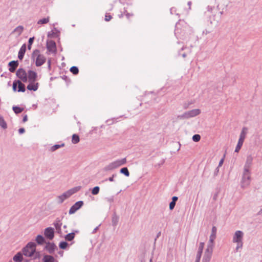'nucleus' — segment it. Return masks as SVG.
<instances>
[{
  "mask_svg": "<svg viewBox=\"0 0 262 262\" xmlns=\"http://www.w3.org/2000/svg\"><path fill=\"white\" fill-rule=\"evenodd\" d=\"M24 256L30 257L31 260H41L42 254L40 252L36 250V244L34 242H29L21 250Z\"/></svg>",
  "mask_w": 262,
  "mask_h": 262,
  "instance_id": "f257e3e1",
  "label": "nucleus"
},
{
  "mask_svg": "<svg viewBox=\"0 0 262 262\" xmlns=\"http://www.w3.org/2000/svg\"><path fill=\"white\" fill-rule=\"evenodd\" d=\"M31 59L35 62L36 67H40L46 61V58L45 56L41 54L39 50L36 49L32 53Z\"/></svg>",
  "mask_w": 262,
  "mask_h": 262,
  "instance_id": "f03ea898",
  "label": "nucleus"
},
{
  "mask_svg": "<svg viewBox=\"0 0 262 262\" xmlns=\"http://www.w3.org/2000/svg\"><path fill=\"white\" fill-rule=\"evenodd\" d=\"M251 177L250 170H244L242 181L241 187L245 189L249 186L250 184Z\"/></svg>",
  "mask_w": 262,
  "mask_h": 262,
  "instance_id": "7ed1b4c3",
  "label": "nucleus"
},
{
  "mask_svg": "<svg viewBox=\"0 0 262 262\" xmlns=\"http://www.w3.org/2000/svg\"><path fill=\"white\" fill-rule=\"evenodd\" d=\"M201 113V111L199 109H193L189 111L185 112L183 114L179 115L178 119H185L191 117H194L199 115Z\"/></svg>",
  "mask_w": 262,
  "mask_h": 262,
  "instance_id": "20e7f679",
  "label": "nucleus"
},
{
  "mask_svg": "<svg viewBox=\"0 0 262 262\" xmlns=\"http://www.w3.org/2000/svg\"><path fill=\"white\" fill-rule=\"evenodd\" d=\"M213 248L212 244H208L207 248L205 250L203 258V262H209L211 260Z\"/></svg>",
  "mask_w": 262,
  "mask_h": 262,
  "instance_id": "39448f33",
  "label": "nucleus"
},
{
  "mask_svg": "<svg viewBox=\"0 0 262 262\" xmlns=\"http://www.w3.org/2000/svg\"><path fill=\"white\" fill-rule=\"evenodd\" d=\"M16 76L20 79V81L26 82L28 81L27 73L23 68L18 69L16 72Z\"/></svg>",
  "mask_w": 262,
  "mask_h": 262,
  "instance_id": "423d86ee",
  "label": "nucleus"
},
{
  "mask_svg": "<svg viewBox=\"0 0 262 262\" xmlns=\"http://www.w3.org/2000/svg\"><path fill=\"white\" fill-rule=\"evenodd\" d=\"M83 205V202L82 201H79L76 202L70 209L69 213L72 214L74 213L77 210L79 209Z\"/></svg>",
  "mask_w": 262,
  "mask_h": 262,
  "instance_id": "0eeeda50",
  "label": "nucleus"
},
{
  "mask_svg": "<svg viewBox=\"0 0 262 262\" xmlns=\"http://www.w3.org/2000/svg\"><path fill=\"white\" fill-rule=\"evenodd\" d=\"M44 234L46 237L51 240L54 237V229L52 227H48L45 229Z\"/></svg>",
  "mask_w": 262,
  "mask_h": 262,
  "instance_id": "6e6552de",
  "label": "nucleus"
},
{
  "mask_svg": "<svg viewBox=\"0 0 262 262\" xmlns=\"http://www.w3.org/2000/svg\"><path fill=\"white\" fill-rule=\"evenodd\" d=\"M243 236L244 233L242 231H236L233 237V242L239 243V242H242L243 240Z\"/></svg>",
  "mask_w": 262,
  "mask_h": 262,
  "instance_id": "1a4fd4ad",
  "label": "nucleus"
},
{
  "mask_svg": "<svg viewBox=\"0 0 262 262\" xmlns=\"http://www.w3.org/2000/svg\"><path fill=\"white\" fill-rule=\"evenodd\" d=\"M47 48L49 52L55 53L56 51V43L53 40H49L47 42Z\"/></svg>",
  "mask_w": 262,
  "mask_h": 262,
  "instance_id": "9d476101",
  "label": "nucleus"
},
{
  "mask_svg": "<svg viewBox=\"0 0 262 262\" xmlns=\"http://www.w3.org/2000/svg\"><path fill=\"white\" fill-rule=\"evenodd\" d=\"M126 163V159L125 158L122 159L117 160L112 163V166L114 169H116L120 166L124 165Z\"/></svg>",
  "mask_w": 262,
  "mask_h": 262,
  "instance_id": "9b49d317",
  "label": "nucleus"
},
{
  "mask_svg": "<svg viewBox=\"0 0 262 262\" xmlns=\"http://www.w3.org/2000/svg\"><path fill=\"white\" fill-rule=\"evenodd\" d=\"M50 254H53L56 249H57L56 246L53 243H46V245L44 248Z\"/></svg>",
  "mask_w": 262,
  "mask_h": 262,
  "instance_id": "f8f14e48",
  "label": "nucleus"
},
{
  "mask_svg": "<svg viewBox=\"0 0 262 262\" xmlns=\"http://www.w3.org/2000/svg\"><path fill=\"white\" fill-rule=\"evenodd\" d=\"M28 79L30 82H35L37 80V74L32 70H29L28 72Z\"/></svg>",
  "mask_w": 262,
  "mask_h": 262,
  "instance_id": "ddd939ff",
  "label": "nucleus"
},
{
  "mask_svg": "<svg viewBox=\"0 0 262 262\" xmlns=\"http://www.w3.org/2000/svg\"><path fill=\"white\" fill-rule=\"evenodd\" d=\"M19 65L18 60H12L9 62L8 66L9 67V70L11 73H14Z\"/></svg>",
  "mask_w": 262,
  "mask_h": 262,
  "instance_id": "4468645a",
  "label": "nucleus"
},
{
  "mask_svg": "<svg viewBox=\"0 0 262 262\" xmlns=\"http://www.w3.org/2000/svg\"><path fill=\"white\" fill-rule=\"evenodd\" d=\"M216 228L215 226H213L211 230V234L209 237V241L208 244H212V247H213V243L214 241L216 238Z\"/></svg>",
  "mask_w": 262,
  "mask_h": 262,
  "instance_id": "2eb2a0df",
  "label": "nucleus"
},
{
  "mask_svg": "<svg viewBox=\"0 0 262 262\" xmlns=\"http://www.w3.org/2000/svg\"><path fill=\"white\" fill-rule=\"evenodd\" d=\"M253 158L251 155H249L247 157L246 161L244 165V170H250V166L252 163Z\"/></svg>",
  "mask_w": 262,
  "mask_h": 262,
  "instance_id": "dca6fc26",
  "label": "nucleus"
},
{
  "mask_svg": "<svg viewBox=\"0 0 262 262\" xmlns=\"http://www.w3.org/2000/svg\"><path fill=\"white\" fill-rule=\"evenodd\" d=\"M53 225L55 226V228L57 230V232L58 233H60L61 231V226L62 225L61 219H60L59 217L56 218V219L55 220V222L53 223Z\"/></svg>",
  "mask_w": 262,
  "mask_h": 262,
  "instance_id": "f3484780",
  "label": "nucleus"
},
{
  "mask_svg": "<svg viewBox=\"0 0 262 262\" xmlns=\"http://www.w3.org/2000/svg\"><path fill=\"white\" fill-rule=\"evenodd\" d=\"M26 51V45L25 43L23 44L20 48L18 53V58L19 60H22L24 58L25 54Z\"/></svg>",
  "mask_w": 262,
  "mask_h": 262,
  "instance_id": "a211bd4d",
  "label": "nucleus"
},
{
  "mask_svg": "<svg viewBox=\"0 0 262 262\" xmlns=\"http://www.w3.org/2000/svg\"><path fill=\"white\" fill-rule=\"evenodd\" d=\"M39 86L38 82L35 83V82H30L27 85V89L29 91H36L37 90Z\"/></svg>",
  "mask_w": 262,
  "mask_h": 262,
  "instance_id": "6ab92c4d",
  "label": "nucleus"
},
{
  "mask_svg": "<svg viewBox=\"0 0 262 262\" xmlns=\"http://www.w3.org/2000/svg\"><path fill=\"white\" fill-rule=\"evenodd\" d=\"M42 262H54V258L53 256L49 255H42Z\"/></svg>",
  "mask_w": 262,
  "mask_h": 262,
  "instance_id": "aec40b11",
  "label": "nucleus"
},
{
  "mask_svg": "<svg viewBox=\"0 0 262 262\" xmlns=\"http://www.w3.org/2000/svg\"><path fill=\"white\" fill-rule=\"evenodd\" d=\"M23 255L21 251L19 252L13 256V260L14 262H21L23 260Z\"/></svg>",
  "mask_w": 262,
  "mask_h": 262,
  "instance_id": "412c9836",
  "label": "nucleus"
},
{
  "mask_svg": "<svg viewBox=\"0 0 262 262\" xmlns=\"http://www.w3.org/2000/svg\"><path fill=\"white\" fill-rule=\"evenodd\" d=\"M24 27L22 26H18L12 32V34L16 33L17 35L20 36L24 31Z\"/></svg>",
  "mask_w": 262,
  "mask_h": 262,
  "instance_id": "4be33fe9",
  "label": "nucleus"
},
{
  "mask_svg": "<svg viewBox=\"0 0 262 262\" xmlns=\"http://www.w3.org/2000/svg\"><path fill=\"white\" fill-rule=\"evenodd\" d=\"M18 92H25L26 91L25 85L20 80H17Z\"/></svg>",
  "mask_w": 262,
  "mask_h": 262,
  "instance_id": "5701e85b",
  "label": "nucleus"
},
{
  "mask_svg": "<svg viewBox=\"0 0 262 262\" xmlns=\"http://www.w3.org/2000/svg\"><path fill=\"white\" fill-rule=\"evenodd\" d=\"M36 243L40 245L46 243L45 238L41 235H38L35 239Z\"/></svg>",
  "mask_w": 262,
  "mask_h": 262,
  "instance_id": "b1692460",
  "label": "nucleus"
},
{
  "mask_svg": "<svg viewBox=\"0 0 262 262\" xmlns=\"http://www.w3.org/2000/svg\"><path fill=\"white\" fill-rule=\"evenodd\" d=\"M248 128L247 127H243L240 134L239 139L245 140Z\"/></svg>",
  "mask_w": 262,
  "mask_h": 262,
  "instance_id": "393cba45",
  "label": "nucleus"
},
{
  "mask_svg": "<svg viewBox=\"0 0 262 262\" xmlns=\"http://www.w3.org/2000/svg\"><path fill=\"white\" fill-rule=\"evenodd\" d=\"M118 221H119V216L116 214V213H114L112 216V225L114 227L116 226L118 224Z\"/></svg>",
  "mask_w": 262,
  "mask_h": 262,
  "instance_id": "a878e982",
  "label": "nucleus"
},
{
  "mask_svg": "<svg viewBox=\"0 0 262 262\" xmlns=\"http://www.w3.org/2000/svg\"><path fill=\"white\" fill-rule=\"evenodd\" d=\"M69 198L66 192H64L61 195H59L58 196V203L59 204H61L63 203V202L67 199Z\"/></svg>",
  "mask_w": 262,
  "mask_h": 262,
  "instance_id": "bb28decb",
  "label": "nucleus"
},
{
  "mask_svg": "<svg viewBox=\"0 0 262 262\" xmlns=\"http://www.w3.org/2000/svg\"><path fill=\"white\" fill-rule=\"evenodd\" d=\"M0 126L3 129L7 128V125L3 116L0 115Z\"/></svg>",
  "mask_w": 262,
  "mask_h": 262,
  "instance_id": "cd10ccee",
  "label": "nucleus"
},
{
  "mask_svg": "<svg viewBox=\"0 0 262 262\" xmlns=\"http://www.w3.org/2000/svg\"><path fill=\"white\" fill-rule=\"evenodd\" d=\"M75 237V233L72 232L66 235L64 238L66 241H72Z\"/></svg>",
  "mask_w": 262,
  "mask_h": 262,
  "instance_id": "c85d7f7f",
  "label": "nucleus"
},
{
  "mask_svg": "<svg viewBox=\"0 0 262 262\" xmlns=\"http://www.w3.org/2000/svg\"><path fill=\"white\" fill-rule=\"evenodd\" d=\"M12 110L16 114H18L24 111V108L18 106H13Z\"/></svg>",
  "mask_w": 262,
  "mask_h": 262,
  "instance_id": "c756f323",
  "label": "nucleus"
},
{
  "mask_svg": "<svg viewBox=\"0 0 262 262\" xmlns=\"http://www.w3.org/2000/svg\"><path fill=\"white\" fill-rule=\"evenodd\" d=\"M64 146V144L62 143L61 144H55L53 146H52L50 150L52 152H53L55 151L56 150L58 149V148Z\"/></svg>",
  "mask_w": 262,
  "mask_h": 262,
  "instance_id": "7c9ffc66",
  "label": "nucleus"
},
{
  "mask_svg": "<svg viewBox=\"0 0 262 262\" xmlns=\"http://www.w3.org/2000/svg\"><path fill=\"white\" fill-rule=\"evenodd\" d=\"M120 172L124 174L126 177L129 176V172L127 167H123L120 170Z\"/></svg>",
  "mask_w": 262,
  "mask_h": 262,
  "instance_id": "2f4dec72",
  "label": "nucleus"
},
{
  "mask_svg": "<svg viewBox=\"0 0 262 262\" xmlns=\"http://www.w3.org/2000/svg\"><path fill=\"white\" fill-rule=\"evenodd\" d=\"M72 142L73 144H77L79 142V137L76 134H73L72 136Z\"/></svg>",
  "mask_w": 262,
  "mask_h": 262,
  "instance_id": "473e14b6",
  "label": "nucleus"
},
{
  "mask_svg": "<svg viewBox=\"0 0 262 262\" xmlns=\"http://www.w3.org/2000/svg\"><path fill=\"white\" fill-rule=\"evenodd\" d=\"M49 19H50L49 17H47V18L40 19L37 21V24H47L49 21Z\"/></svg>",
  "mask_w": 262,
  "mask_h": 262,
  "instance_id": "72a5a7b5",
  "label": "nucleus"
},
{
  "mask_svg": "<svg viewBox=\"0 0 262 262\" xmlns=\"http://www.w3.org/2000/svg\"><path fill=\"white\" fill-rule=\"evenodd\" d=\"M68 246V244L67 242L62 241L59 243V247L61 249H66Z\"/></svg>",
  "mask_w": 262,
  "mask_h": 262,
  "instance_id": "f704fd0d",
  "label": "nucleus"
},
{
  "mask_svg": "<svg viewBox=\"0 0 262 262\" xmlns=\"http://www.w3.org/2000/svg\"><path fill=\"white\" fill-rule=\"evenodd\" d=\"M70 71L71 73H72L74 75H77L79 72L78 68L76 66H73L72 67Z\"/></svg>",
  "mask_w": 262,
  "mask_h": 262,
  "instance_id": "c9c22d12",
  "label": "nucleus"
},
{
  "mask_svg": "<svg viewBox=\"0 0 262 262\" xmlns=\"http://www.w3.org/2000/svg\"><path fill=\"white\" fill-rule=\"evenodd\" d=\"M100 188L99 186L94 187L92 190V194L93 195H97L99 193Z\"/></svg>",
  "mask_w": 262,
  "mask_h": 262,
  "instance_id": "e433bc0d",
  "label": "nucleus"
},
{
  "mask_svg": "<svg viewBox=\"0 0 262 262\" xmlns=\"http://www.w3.org/2000/svg\"><path fill=\"white\" fill-rule=\"evenodd\" d=\"M113 169H114L113 168L111 163H110L108 165L105 166L103 168V170L105 171H111Z\"/></svg>",
  "mask_w": 262,
  "mask_h": 262,
  "instance_id": "4c0bfd02",
  "label": "nucleus"
},
{
  "mask_svg": "<svg viewBox=\"0 0 262 262\" xmlns=\"http://www.w3.org/2000/svg\"><path fill=\"white\" fill-rule=\"evenodd\" d=\"M201 139V136L199 134H195L193 136L192 140L194 142H199Z\"/></svg>",
  "mask_w": 262,
  "mask_h": 262,
  "instance_id": "58836bf2",
  "label": "nucleus"
},
{
  "mask_svg": "<svg viewBox=\"0 0 262 262\" xmlns=\"http://www.w3.org/2000/svg\"><path fill=\"white\" fill-rule=\"evenodd\" d=\"M202 252L198 251L196 255L195 262H200Z\"/></svg>",
  "mask_w": 262,
  "mask_h": 262,
  "instance_id": "ea45409f",
  "label": "nucleus"
},
{
  "mask_svg": "<svg viewBox=\"0 0 262 262\" xmlns=\"http://www.w3.org/2000/svg\"><path fill=\"white\" fill-rule=\"evenodd\" d=\"M18 86L17 80H15L13 82L12 89L13 91L15 92L17 91V86Z\"/></svg>",
  "mask_w": 262,
  "mask_h": 262,
  "instance_id": "a19ab883",
  "label": "nucleus"
},
{
  "mask_svg": "<svg viewBox=\"0 0 262 262\" xmlns=\"http://www.w3.org/2000/svg\"><path fill=\"white\" fill-rule=\"evenodd\" d=\"M116 177H117V174L114 173L112 175V177H110L108 179H105L104 181H107L108 180L110 182H113L114 181V178Z\"/></svg>",
  "mask_w": 262,
  "mask_h": 262,
  "instance_id": "79ce46f5",
  "label": "nucleus"
},
{
  "mask_svg": "<svg viewBox=\"0 0 262 262\" xmlns=\"http://www.w3.org/2000/svg\"><path fill=\"white\" fill-rule=\"evenodd\" d=\"M81 188V187L79 186H77V187H74V188H72V191L73 192V193H75L76 192H77L79 190H80Z\"/></svg>",
  "mask_w": 262,
  "mask_h": 262,
  "instance_id": "37998d69",
  "label": "nucleus"
},
{
  "mask_svg": "<svg viewBox=\"0 0 262 262\" xmlns=\"http://www.w3.org/2000/svg\"><path fill=\"white\" fill-rule=\"evenodd\" d=\"M204 243H202V242L200 243V245H199V247L198 251L203 252V248H204Z\"/></svg>",
  "mask_w": 262,
  "mask_h": 262,
  "instance_id": "c03bdc74",
  "label": "nucleus"
},
{
  "mask_svg": "<svg viewBox=\"0 0 262 262\" xmlns=\"http://www.w3.org/2000/svg\"><path fill=\"white\" fill-rule=\"evenodd\" d=\"M237 243V246H236V251L238 250V249L239 248H242V247H243V242H239V243Z\"/></svg>",
  "mask_w": 262,
  "mask_h": 262,
  "instance_id": "a18cd8bd",
  "label": "nucleus"
},
{
  "mask_svg": "<svg viewBox=\"0 0 262 262\" xmlns=\"http://www.w3.org/2000/svg\"><path fill=\"white\" fill-rule=\"evenodd\" d=\"M176 203L175 202H171L170 203H169V209L172 210V209H173V208H174L175 206H176Z\"/></svg>",
  "mask_w": 262,
  "mask_h": 262,
  "instance_id": "49530a36",
  "label": "nucleus"
},
{
  "mask_svg": "<svg viewBox=\"0 0 262 262\" xmlns=\"http://www.w3.org/2000/svg\"><path fill=\"white\" fill-rule=\"evenodd\" d=\"M66 193V194H67V195L70 197V196H71L72 194H73V192L72 190V189L68 190L67 191L65 192Z\"/></svg>",
  "mask_w": 262,
  "mask_h": 262,
  "instance_id": "de8ad7c7",
  "label": "nucleus"
},
{
  "mask_svg": "<svg viewBox=\"0 0 262 262\" xmlns=\"http://www.w3.org/2000/svg\"><path fill=\"white\" fill-rule=\"evenodd\" d=\"M112 18V16L111 15L106 14L105 16V20L108 21L110 20Z\"/></svg>",
  "mask_w": 262,
  "mask_h": 262,
  "instance_id": "09e8293b",
  "label": "nucleus"
},
{
  "mask_svg": "<svg viewBox=\"0 0 262 262\" xmlns=\"http://www.w3.org/2000/svg\"><path fill=\"white\" fill-rule=\"evenodd\" d=\"M105 199L107 200V202H108L110 203L114 202V197L113 196L106 198Z\"/></svg>",
  "mask_w": 262,
  "mask_h": 262,
  "instance_id": "8fccbe9b",
  "label": "nucleus"
},
{
  "mask_svg": "<svg viewBox=\"0 0 262 262\" xmlns=\"http://www.w3.org/2000/svg\"><path fill=\"white\" fill-rule=\"evenodd\" d=\"M34 40V37H30L29 39L28 43L30 45H32V43H33Z\"/></svg>",
  "mask_w": 262,
  "mask_h": 262,
  "instance_id": "3c124183",
  "label": "nucleus"
},
{
  "mask_svg": "<svg viewBox=\"0 0 262 262\" xmlns=\"http://www.w3.org/2000/svg\"><path fill=\"white\" fill-rule=\"evenodd\" d=\"M244 142V140H242V139H238V143H237V144L238 145H239V146H242L243 144V143Z\"/></svg>",
  "mask_w": 262,
  "mask_h": 262,
  "instance_id": "603ef678",
  "label": "nucleus"
},
{
  "mask_svg": "<svg viewBox=\"0 0 262 262\" xmlns=\"http://www.w3.org/2000/svg\"><path fill=\"white\" fill-rule=\"evenodd\" d=\"M214 7H212V6H208L207 7V11L209 12H212V11L214 9Z\"/></svg>",
  "mask_w": 262,
  "mask_h": 262,
  "instance_id": "864d4df0",
  "label": "nucleus"
},
{
  "mask_svg": "<svg viewBox=\"0 0 262 262\" xmlns=\"http://www.w3.org/2000/svg\"><path fill=\"white\" fill-rule=\"evenodd\" d=\"M241 147H242V146H239V145H237L236 147L235 148V152H238V151L241 149Z\"/></svg>",
  "mask_w": 262,
  "mask_h": 262,
  "instance_id": "5fc2aeb1",
  "label": "nucleus"
},
{
  "mask_svg": "<svg viewBox=\"0 0 262 262\" xmlns=\"http://www.w3.org/2000/svg\"><path fill=\"white\" fill-rule=\"evenodd\" d=\"M219 171V167H217L214 171V176H216L218 174Z\"/></svg>",
  "mask_w": 262,
  "mask_h": 262,
  "instance_id": "6e6d98bb",
  "label": "nucleus"
},
{
  "mask_svg": "<svg viewBox=\"0 0 262 262\" xmlns=\"http://www.w3.org/2000/svg\"><path fill=\"white\" fill-rule=\"evenodd\" d=\"M25 132V129L24 128H20L19 129H18V133L20 134H22L23 133H24Z\"/></svg>",
  "mask_w": 262,
  "mask_h": 262,
  "instance_id": "4d7b16f0",
  "label": "nucleus"
},
{
  "mask_svg": "<svg viewBox=\"0 0 262 262\" xmlns=\"http://www.w3.org/2000/svg\"><path fill=\"white\" fill-rule=\"evenodd\" d=\"M178 198L176 196H174L172 198V202H175L176 203V202L178 201Z\"/></svg>",
  "mask_w": 262,
  "mask_h": 262,
  "instance_id": "13d9d810",
  "label": "nucleus"
},
{
  "mask_svg": "<svg viewBox=\"0 0 262 262\" xmlns=\"http://www.w3.org/2000/svg\"><path fill=\"white\" fill-rule=\"evenodd\" d=\"M28 120V116L27 115H25L24 117H23V122H26Z\"/></svg>",
  "mask_w": 262,
  "mask_h": 262,
  "instance_id": "bf43d9fd",
  "label": "nucleus"
},
{
  "mask_svg": "<svg viewBox=\"0 0 262 262\" xmlns=\"http://www.w3.org/2000/svg\"><path fill=\"white\" fill-rule=\"evenodd\" d=\"M223 161H224V159H222L220 160V162H219V166H218L217 167H219L221 166L222 165V164H223Z\"/></svg>",
  "mask_w": 262,
  "mask_h": 262,
  "instance_id": "052dcab7",
  "label": "nucleus"
},
{
  "mask_svg": "<svg viewBox=\"0 0 262 262\" xmlns=\"http://www.w3.org/2000/svg\"><path fill=\"white\" fill-rule=\"evenodd\" d=\"M48 68L50 69L51 68V60L49 59L48 61Z\"/></svg>",
  "mask_w": 262,
  "mask_h": 262,
  "instance_id": "680f3d73",
  "label": "nucleus"
},
{
  "mask_svg": "<svg viewBox=\"0 0 262 262\" xmlns=\"http://www.w3.org/2000/svg\"><path fill=\"white\" fill-rule=\"evenodd\" d=\"M31 46H32V45H30V44L28 43V49L29 50H31Z\"/></svg>",
  "mask_w": 262,
  "mask_h": 262,
  "instance_id": "e2e57ef3",
  "label": "nucleus"
},
{
  "mask_svg": "<svg viewBox=\"0 0 262 262\" xmlns=\"http://www.w3.org/2000/svg\"><path fill=\"white\" fill-rule=\"evenodd\" d=\"M54 34V32H52V33H51L50 32H49L48 36V37H51V35Z\"/></svg>",
  "mask_w": 262,
  "mask_h": 262,
  "instance_id": "0e129e2a",
  "label": "nucleus"
},
{
  "mask_svg": "<svg viewBox=\"0 0 262 262\" xmlns=\"http://www.w3.org/2000/svg\"><path fill=\"white\" fill-rule=\"evenodd\" d=\"M191 5V2H188V5L189 6V9H190Z\"/></svg>",
  "mask_w": 262,
  "mask_h": 262,
  "instance_id": "69168bd1",
  "label": "nucleus"
},
{
  "mask_svg": "<svg viewBox=\"0 0 262 262\" xmlns=\"http://www.w3.org/2000/svg\"><path fill=\"white\" fill-rule=\"evenodd\" d=\"M261 213H262V209H261L259 211V212H258V213H257V214H258V215H260V214H261Z\"/></svg>",
  "mask_w": 262,
  "mask_h": 262,
  "instance_id": "338daca9",
  "label": "nucleus"
},
{
  "mask_svg": "<svg viewBox=\"0 0 262 262\" xmlns=\"http://www.w3.org/2000/svg\"><path fill=\"white\" fill-rule=\"evenodd\" d=\"M63 251H59V254L60 255V256H62V255H63Z\"/></svg>",
  "mask_w": 262,
  "mask_h": 262,
  "instance_id": "774afa93",
  "label": "nucleus"
}]
</instances>
